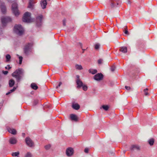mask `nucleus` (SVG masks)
I'll return each instance as SVG.
<instances>
[{"mask_svg":"<svg viewBox=\"0 0 157 157\" xmlns=\"http://www.w3.org/2000/svg\"><path fill=\"white\" fill-rule=\"evenodd\" d=\"M100 47V44H98V43L96 44L95 45V47H94L95 49L96 50H98L99 48Z\"/></svg>","mask_w":157,"mask_h":157,"instance_id":"33","label":"nucleus"},{"mask_svg":"<svg viewBox=\"0 0 157 157\" xmlns=\"http://www.w3.org/2000/svg\"><path fill=\"white\" fill-rule=\"evenodd\" d=\"M82 87L83 90L85 91H86L87 90L88 87L86 85L83 84Z\"/></svg>","mask_w":157,"mask_h":157,"instance_id":"31","label":"nucleus"},{"mask_svg":"<svg viewBox=\"0 0 157 157\" xmlns=\"http://www.w3.org/2000/svg\"><path fill=\"white\" fill-rule=\"evenodd\" d=\"M148 89L147 88H146V89H144L143 90L144 95L145 96H148L149 95V93L147 92V91L148 90Z\"/></svg>","mask_w":157,"mask_h":157,"instance_id":"30","label":"nucleus"},{"mask_svg":"<svg viewBox=\"0 0 157 157\" xmlns=\"http://www.w3.org/2000/svg\"><path fill=\"white\" fill-rule=\"evenodd\" d=\"M110 83L111 85V86H112L113 85V84H112V82H110Z\"/></svg>","mask_w":157,"mask_h":157,"instance_id":"57","label":"nucleus"},{"mask_svg":"<svg viewBox=\"0 0 157 157\" xmlns=\"http://www.w3.org/2000/svg\"><path fill=\"white\" fill-rule=\"evenodd\" d=\"M38 101L37 100H34L33 104V105H36L38 103Z\"/></svg>","mask_w":157,"mask_h":157,"instance_id":"39","label":"nucleus"},{"mask_svg":"<svg viewBox=\"0 0 157 157\" xmlns=\"http://www.w3.org/2000/svg\"><path fill=\"white\" fill-rule=\"evenodd\" d=\"M26 144L29 147L34 146V143L31 139L29 137H26L25 139Z\"/></svg>","mask_w":157,"mask_h":157,"instance_id":"8","label":"nucleus"},{"mask_svg":"<svg viewBox=\"0 0 157 157\" xmlns=\"http://www.w3.org/2000/svg\"><path fill=\"white\" fill-rule=\"evenodd\" d=\"M78 46H80L81 48L82 47V43L80 42H79L78 43Z\"/></svg>","mask_w":157,"mask_h":157,"instance_id":"47","label":"nucleus"},{"mask_svg":"<svg viewBox=\"0 0 157 157\" xmlns=\"http://www.w3.org/2000/svg\"><path fill=\"white\" fill-rule=\"evenodd\" d=\"M116 68V67L113 65L111 66V67L110 68L111 71L112 72H113L115 71Z\"/></svg>","mask_w":157,"mask_h":157,"instance_id":"36","label":"nucleus"},{"mask_svg":"<svg viewBox=\"0 0 157 157\" xmlns=\"http://www.w3.org/2000/svg\"><path fill=\"white\" fill-rule=\"evenodd\" d=\"M63 25L64 26H65L66 25V20L65 19H64L63 21Z\"/></svg>","mask_w":157,"mask_h":157,"instance_id":"41","label":"nucleus"},{"mask_svg":"<svg viewBox=\"0 0 157 157\" xmlns=\"http://www.w3.org/2000/svg\"><path fill=\"white\" fill-rule=\"evenodd\" d=\"M31 87L33 89L36 90L38 88L37 85L35 83H32L31 84Z\"/></svg>","mask_w":157,"mask_h":157,"instance_id":"21","label":"nucleus"},{"mask_svg":"<svg viewBox=\"0 0 157 157\" xmlns=\"http://www.w3.org/2000/svg\"><path fill=\"white\" fill-rule=\"evenodd\" d=\"M115 0H110V3L112 1L113 2H114Z\"/></svg>","mask_w":157,"mask_h":157,"instance_id":"54","label":"nucleus"},{"mask_svg":"<svg viewBox=\"0 0 157 157\" xmlns=\"http://www.w3.org/2000/svg\"><path fill=\"white\" fill-rule=\"evenodd\" d=\"M62 84V82H59V84L58 85L56 86V88L57 89Z\"/></svg>","mask_w":157,"mask_h":157,"instance_id":"40","label":"nucleus"},{"mask_svg":"<svg viewBox=\"0 0 157 157\" xmlns=\"http://www.w3.org/2000/svg\"><path fill=\"white\" fill-rule=\"evenodd\" d=\"M130 149L132 152H133L135 150L137 151H140V146L138 145L135 144L132 145L130 147Z\"/></svg>","mask_w":157,"mask_h":157,"instance_id":"9","label":"nucleus"},{"mask_svg":"<svg viewBox=\"0 0 157 157\" xmlns=\"http://www.w3.org/2000/svg\"><path fill=\"white\" fill-rule=\"evenodd\" d=\"M14 31L17 35L21 36L23 33L24 29L21 25H16L14 27Z\"/></svg>","mask_w":157,"mask_h":157,"instance_id":"3","label":"nucleus"},{"mask_svg":"<svg viewBox=\"0 0 157 157\" xmlns=\"http://www.w3.org/2000/svg\"><path fill=\"white\" fill-rule=\"evenodd\" d=\"M10 143L12 144H14L17 143V140L14 137H11L9 140Z\"/></svg>","mask_w":157,"mask_h":157,"instance_id":"17","label":"nucleus"},{"mask_svg":"<svg viewBox=\"0 0 157 157\" xmlns=\"http://www.w3.org/2000/svg\"><path fill=\"white\" fill-rule=\"evenodd\" d=\"M102 108L105 111H107L109 109V106L107 105H103L100 108Z\"/></svg>","mask_w":157,"mask_h":157,"instance_id":"26","label":"nucleus"},{"mask_svg":"<svg viewBox=\"0 0 157 157\" xmlns=\"http://www.w3.org/2000/svg\"><path fill=\"white\" fill-rule=\"evenodd\" d=\"M25 157H32V155L30 152H28L25 155Z\"/></svg>","mask_w":157,"mask_h":157,"instance_id":"35","label":"nucleus"},{"mask_svg":"<svg viewBox=\"0 0 157 157\" xmlns=\"http://www.w3.org/2000/svg\"><path fill=\"white\" fill-rule=\"evenodd\" d=\"M110 3V5L111 8H113L117 7V5H115L114 2H113L112 1Z\"/></svg>","mask_w":157,"mask_h":157,"instance_id":"28","label":"nucleus"},{"mask_svg":"<svg viewBox=\"0 0 157 157\" xmlns=\"http://www.w3.org/2000/svg\"><path fill=\"white\" fill-rule=\"evenodd\" d=\"M24 71L21 68H19L13 72L12 74V76L15 78L17 82H19L22 79L24 76Z\"/></svg>","mask_w":157,"mask_h":157,"instance_id":"1","label":"nucleus"},{"mask_svg":"<svg viewBox=\"0 0 157 157\" xmlns=\"http://www.w3.org/2000/svg\"><path fill=\"white\" fill-rule=\"evenodd\" d=\"M103 61V60L101 59H100L98 60V64H101L102 63V62Z\"/></svg>","mask_w":157,"mask_h":157,"instance_id":"43","label":"nucleus"},{"mask_svg":"<svg viewBox=\"0 0 157 157\" xmlns=\"http://www.w3.org/2000/svg\"><path fill=\"white\" fill-rule=\"evenodd\" d=\"M70 118L71 119L75 121H78V118L77 116L74 114H71L70 115Z\"/></svg>","mask_w":157,"mask_h":157,"instance_id":"18","label":"nucleus"},{"mask_svg":"<svg viewBox=\"0 0 157 157\" xmlns=\"http://www.w3.org/2000/svg\"><path fill=\"white\" fill-rule=\"evenodd\" d=\"M40 4L42 8L43 9H45L46 7V6L47 5V2L46 0H41L40 1Z\"/></svg>","mask_w":157,"mask_h":157,"instance_id":"13","label":"nucleus"},{"mask_svg":"<svg viewBox=\"0 0 157 157\" xmlns=\"http://www.w3.org/2000/svg\"><path fill=\"white\" fill-rule=\"evenodd\" d=\"M97 72L96 69H90L89 70V72L92 74L94 75Z\"/></svg>","mask_w":157,"mask_h":157,"instance_id":"25","label":"nucleus"},{"mask_svg":"<svg viewBox=\"0 0 157 157\" xmlns=\"http://www.w3.org/2000/svg\"><path fill=\"white\" fill-rule=\"evenodd\" d=\"M103 75L101 73H98L95 75L94 76V79L97 81H100L102 79Z\"/></svg>","mask_w":157,"mask_h":157,"instance_id":"11","label":"nucleus"},{"mask_svg":"<svg viewBox=\"0 0 157 157\" xmlns=\"http://www.w3.org/2000/svg\"><path fill=\"white\" fill-rule=\"evenodd\" d=\"M43 17V16L42 15L37 16L36 17V26L39 27H40L42 24V20Z\"/></svg>","mask_w":157,"mask_h":157,"instance_id":"7","label":"nucleus"},{"mask_svg":"<svg viewBox=\"0 0 157 157\" xmlns=\"http://www.w3.org/2000/svg\"><path fill=\"white\" fill-rule=\"evenodd\" d=\"M74 152L73 149L71 147H69L66 149V153L67 156H70L73 155Z\"/></svg>","mask_w":157,"mask_h":157,"instance_id":"10","label":"nucleus"},{"mask_svg":"<svg viewBox=\"0 0 157 157\" xmlns=\"http://www.w3.org/2000/svg\"><path fill=\"white\" fill-rule=\"evenodd\" d=\"M33 0H29L28 7L29 8H33Z\"/></svg>","mask_w":157,"mask_h":157,"instance_id":"23","label":"nucleus"},{"mask_svg":"<svg viewBox=\"0 0 157 157\" xmlns=\"http://www.w3.org/2000/svg\"><path fill=\"white\" fill-rule=\"evenodd\" d=\"M3 73L5 75H6L8 73V72L7 71H2Z\"/></svg>","mask_w":157,"mask_h":157,"instance_id":"44","label":"nucleus"},{"mask_svg":"<svg viewBox=\"0 0 157 157\" xmlns=\"http://www.w3.org/2000/svg\"><path fill=\"white\" fill-rule=\"evenodd\" d=\"M6 62H9L10 61L11 57L10 55L9 54H7L6 56Z\"/></svg>","mask_w":157,"mask_h":157,"instance_id":"24","label":"nucleus"},{"mask_svg":"<svg viewBox=\"0 0 157 157\" xmlns=\"http://www.w3.org/2000/svg\"><path fill=\"white\" fill-rule=\"evenodd\" d=\"M8 2L10 3H12L13 1H14L15 0H7Z\"/></svg>","mask_w":157,"mask_h":157,"instance_id":"48","label":"nucleus"},{"mask_svg":"<svg viewBox=\"0 0 157 157\" xmlns=\"http://www.w3.org/2000/svg\"><path fill=\"white\" fill-rule=\"evenodd\" d=\"M48 1H50V0H48Z\"/></svg>","mask_w":157,"mask_h":157,"instance_id":"58","label":"nucleus"},{"mask_svg":"<svg viewBox=\"0 0 157 157\" xmlns=\"http://www.w3.org/2000/svg\"><path fill=\"white\" fill-rule=\"evenodd\" d=\"M128 3L129 4H130L131 3V2H130V1L129 0H128Z\"/></svg>","mask_w":157,"mask_h":157,"instance_id":"51","label":"nucleus"},{"mask_svg":"<svg viewBox=\"0 0 157 157\" xmlns=\"http://www.w3.org/2000/svg\"><path fill=\"white\" fill-rule=\"evenodd\" d=\"M33 45L32 43H29L26 44L23 49L24 53L28 55L31 52L32 48Z\"/></svg>","mask_w":157,"mask_h":157,"instance_id":"2","label":"nucleus"},{"mask_svg":"<svg viewBox=\"0 0 157 157\" xmlns=\"http://www.w3.org/2000/svg\"><path fill=\"white\" fill-rule=\"evenodd\" d=\"M0 8L3 14H5L6 12V7L5 5L3 4L0 5Z\"/></svg>","mask_w":157,"mask_h":157,"instance_id":"14","label":"nucleus"},{"mask_svg":"<svg viewBox=\"0 0 157 157\" xmlns=\"http://www.w3.org/2000/svg\"><path fill=\"white\" fill-rule=\"evenodd\" d=\"M11 10L13 14L16 16H18L19 15V12L17 3L14 2L12 5Z\"/></svg>","mask_w":157,"mask_h":157,"instance_id":"4","label":"nucleus"},{"mask_svg":"<svg viewBox=\"0 0 157 157\" xmlns=\"http://www.w3.org/2000/svg\"><path fill=\"white\" fill-rule=\"evenodd\" d=\"M10 94V92L9 91L8 92H7V93H6V95H8L9 94Z\"/></svg>","mask_w":157,"mask_h":157,"instance_id":"52","label":"nucleus"},{"mask_svg":"<svg viewBox=\"0 0 157 157\" xmlns=\"http://www.w3.org/2000/svg\"><path fill=\"white\" fill-rule=\"evenodd\" d=\"M6 69L9 70L11 68V67H10L9 65H8L7 67H5Z\"/></svg>","mask_w":157,"mask_h":157,"instance_id":"42","label":"nucleus"},{"mask_svg":"<svg viewBox=\"0 0 157 157\" xmlns=\"http://www.w3.org/2000/svg\"><path fill=\"white\" fill-rule=\"evenodd\" d=\"M88 151H89V149L88 148H86L85 149H84V152L86 153H88Z\"/></svg>","mask_w":157,"mask_h":157,"instance_id":"45","label":"nucleus"},{"mask_svg":"<svg viewBox=\"0 0 157 157\" xmlns=\"http://www.w3.org/2000/svg\"><path fill=\"white\" fill-rule=\"evenodd\" d=\"M1 21L3 26H6L7 23L12 21V18L10 17L2 16L1 17Z\"/></svg>","mask_w":157,"mask_h":157,"instance_id":"6","label":"nucleus"},{"mask_svg":"<svg viewBox=\"0 0 157 157\" xmlns=\"http://www.w3.org/2000/svg\"><path fill=\"white\" fill-rule=\"evenodd\" d=\"M123 152L125 154V153L126 152V151L125 150H124Z\"/></svg>","mask_w":157,"mask_h":157,"instance_id":"55","label":"nucleus"},{"mask_svg":"<svg viewBox=\"0 0 157 157\" xmlns=\"http://www.w3.org/2000/svg\"><path fill=\"white\" fill-rule=\"evenodd\" d=\"M109 153L111 154H114L113 152H110Z\"/></svg>","mask_w":157,"mask_h":157,"instance_id":"53","label":"nucleus"},{"mask_svg":"<svg viewBox=\"0 0 157 157\" xmlns=\"http://www.w3.org/2000/svg\"><path fill=\"white\" fill-rule=\"evenodd\" d=\"M154 140L153 138H151L148 141V143L151 146L153 145L154 143Z\"/></svg>","mask_w":157,"mask_h":157,"instance_id":"22","label":"nucleus"},{"mask_svg":"<svg viewBox=\"0 0 157 157\" xmlns=\"http://www.w3.org/2000/svg\"><path fill=\"white\" fill-rule=\"evenodd\" d=\"M25 135V133H22V136H24Z\"/></svg>","mask_w":157,"mask_h":157,"instance_id":"56","label":"nucleus"},{"mask_svg":"<svg viewBox=\"0 0 157 157\" xmlns=\"http://www.w3.org/2000/svg\"><path fill=\"white\" fill-rule=\"evenodd\" d=\"M31 13L28 12H25L22 18V21L23 22L29 23L31 22Z\"/></svg>","mask_w":157,"mask_h":157,"instance_id":"5","label":"nucleus"},{"mask_svg":"<svg viewBox=\"0 0 157 157\" xmlns=\"http://www.w3.org/2000/svg\"><path fill=\"white\" fill-rule=\"evenodd\" d=\"M124 29H125L124 33L127 35H129V33L127 27L126 26L124 27Z\"/></svg>","mask_w":157,"mask_h":157,"instance_id":"32","label":"nucleus"},{"mask_svg":"<svg viewBox=\"0 0 157 157\" xmlns=\"http://www.w3.org/2000/svg\"><path fill=\"white\" fill-rule=\"evenodd\" d=\"M119 50L122 53H125L127 52V48L126 47H121L120 48Z\"/></svg>","mask_w":157,"mask_h":157,"instance_id":"19","label":"nucleus"},{"mask_svg":"<svg viewBox=\"0 0 157 157\" xmlns=\"http://www.w3.org/2000/svg\"><path fill=\"white\" fill-rule=\"evenodd\" d=\"M16 89H17V87L14 86V87H13L12 89H11L9 91V92L11 93L12 92L16 90Z\"/></svg>","mask_w":157,"mask_h":157,"instance_id":"38","label":"nucleus"},{"mask_svg":"<svg viewBox=\"0 0 157 157\" xmlns=\"http://www.w3.org/2000/svg\"><path fill=\"white\" fill-rule=\"evenodd\" d=\"M75 67L77 69L79 70H81L83 69L82 66L80 65L76 64L75 65Z\"/></svg>","mask_w":157,"mask_h":157,"instance_id":"27","label":"nucleus"},{"mask_svg":"<svg viewBox=\"0 0 157 157\" xmlns=\"http://www.w3.org/2000/svg\"><path fill=\"white\" fill-rule=\"evenodd\" d=\"M9 86L12 87L14 86L15 84V81L13 79H11L9 81Z\"/></svg>","mask_w":157,"mask_h":157,"instance_id":"20","label":"nucleus"},{"mask_svg":"<svg viewBox=\"0 0 157 157\" xmlns=\"http://www.w3.org/2000/svg\"><path fill=\"white\" fill-rule=\"evenodd\" d=\"M75 81L77 85L76 88L78 89L80 88L81 87L83 86V84L82 82L80 79H76Z\"/></svg>","mask_w":157,"mask_h":157,"instance_id":"12","label":"nucleus"},{"mask_svg":"<svg viewBox=\"0 0 157 157\" xmlns=\"http://www.w3.org/2000/svg\"><path fill=\"white\" fill-rule=\"evenodd\" d=\"M125 88L127 90H129L131 89V87L130 86H125Z\"/></svg>","mask_w":157,"mask_h":157,"instance_id":"46","label":"nucleus"},{"mask_svg":"<svg viewBox=\"0 0 157 157\" xmlns=\"http://www.w3.org/2000/svg\"><path fill=\"white\" fill-rule=\"evenodd\" d=\"M8 131L10 133L13 135H16L17 133L16 130L13 128H7Z\"/></svg>","mask_w":157,"mask_h":157,"instance_id":"16","label":"nucleus"},{"mask_svg":"<svg viewBox=\"0 0 157 157\" xmlns=\"http://www.w3.org/2000/svg\"><path fill=\"white\" fill-rule=\"evenodd\" d=\"M51 147V145L50 144H48L44 146V148L46 150H49Z\"/></svg>","mask_w":157,"mask_h":157,"instance_id":"34","label":"nucleus"},{"mask_svg":"<svg viewBox=\"0 0 157 157\" xmlns=\"http://www.w3.org/2000/svg\"><path fill=\"white\" fill-rule=\"evenodd\" d=\"M120 0H116V2L117 5V6L119 4V2Z\"/></svg>","mask_w":157,"mask_h":157,"instance_id":"49","label":"nucleus"},{"mask_svg":"<svg viewBox=\"0 0 157 157\" xmlns=\"http://www.w3.org/2000/svg\"><path fill=\"white\" fill-rule=\"evenodd\" d=\"M19 154V151L13 152L12 153V155L13 156H17V157H18V156Z\"/></svg>","mask_w":157,"mask_h":157,"instance_id":"29","label":"nucleus"},{"mask_svg":"<svg viewBox=\"0 0 157 157\" xmlns=\"http://www.w3.org/2000/svg\"><path fill=\"white\" fill-rule=\"evenodd\" d=\"M19 64H21L22 63L23 57L22 56H20L19 57Z\"/></svg>","mask_w":157,"mask_h":157,"instance_id":"37","label":"nucleus"},{"mask_svg":"<svg viewBox=\"0 0 157 157\" xmlns=\"http://www.w3.org/2000/svg\"><path fill=\"white\" fill-rule=\"evenodd\" d=\"M72 108L76 110H78L80 108V106L78 103H73L72 104Z\"/></svg>","mask_w":157,"mask_h":157,"instance_id":"15","label":"nucleus"},{"mask_svg":"<svg viewBox=\"0 0 157 157\" xmlns=\"http://www.w3.org/2000/svg\"><path fill=\"white\" fill-rule=\"evenodd\" d=\"M76 78H77V79H79L80 76H79V75H77L76 76Z\"/></svg>","mask_w":157,"mask_h":157,"instance_id":"50","label":"nucleus"}]
</instances>
